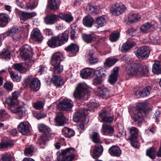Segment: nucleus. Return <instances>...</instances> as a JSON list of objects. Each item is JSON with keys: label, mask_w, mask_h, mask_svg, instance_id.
Instances as JSON below:
<instances>
[{"label": "nucleus", "mask_w": 161, "mask_h": 161, "mask_svg": "<svg viewBox=\"0 0 161 161\" xmlns=\"http://www.w3.org/2000/svg\"><path fill=\"white\" fill-rule=\"evenodd\" d=\"M149 72V66L144 64L135 63L128 68L127 74L129 76L142 77L145 76Z\"/></svg>", "instance_id": "1"}, {"label": "nucleus", "mask_w": 161, "mask_h": 161, "mask_svg": "<svg viewBox=\"0 0 161 161\" xmlns=\"http://www.w3.org/2000/svg\"><path fill=\"white\" fill-rule=\"evenodd\" d=\"M69 35L65 32L63 33L61 35L52 36L49 39L47 44L48 46L52 48H55L61 46L66 43L68 41Z\"/></svg>", "instance_id": "2"}, {"label": "nucleus", "mask_w": 161, "mask_h": 161, "mask_svg": "<svg viewBox=\"0 0 161 161\" xmlns=\"http://www.w3.org/2000/svg\"><path fill=\"white\" fill-rule=\"evenodd\" d=\"M135 108L134 121L136 124L140 125L142 123L143 117L146 114L149 107L145 103H141L136 105Z\"/></svg>", "instance_id": "3"}, {"label": "nucleus", "mask_w": 161, "mask_h": 161, "mask_svg": "<svg viewBox=\"0 0 161 161\" xmlns=\"http://www.w3.org/2000/svg\"><path fill=\"white\" fill-rule=\"evenodd\" d=\"M24 82L31 92H37L40 88L41 81L37 78L29 75L24 79Z\"/></svg>", "instance_id": "4"}, {"label": "nucleus", "mask_w": 161, "mask_h": 161, "mask_svg": "<svg viewBox=\"0 0 161 161\" xmlns=\"http://www.w3.org/2000/svg\"><path fill=\"white\" fill-rule=\"evenodd\" d=\"M106 70L105 68L101 67L97 68L93 73L92 84L95 86L101 85L106 78Z\"/></svg>", "instance_id": "5"}, {"label": "nucleus", "mask_w": 161, "mask_h": 161, "mask_svg": "<svg viewBox=\"0 0 161 161\" xmlns=\"http://www.w3.org/2000/svg\"><path fill=\"white\" fill-rule=\"evenodd\" d=\"M89 91L88 90L86 85L83 83H79L74 92L73 95L74 98L76 99H83L87 97Z\"/></svg>", "instance_id": "6"}, {"label": "nucleus", "mask_w": 161, "mask_h": 161, "mask_svg": "<svg viewBox=\"0 0 161 161\" xmlns=\"http://www.w3.org/2000/svg\"><path fill=\"white\" fill-rule=\"evenodd\" d=\"M134 53L139 59L144 60L148 58L150 51L146 46H142L136 47Z\"/></svg>", "instance_id": "7"}, {"label": "nucleus", "mask_w": 161, "mask_h": 161, "mask_svg": "<svg viewBox=\"0 0 161 161\" xmlns=\"http://www.w3.org/2000/svg\"><path fill=\"white\" fill-rule=\"evenodd\" d=\"M130 135L128 140L130 142L131 145L134 148H137L138 147V142L137 138L138 136V129L134 127H132L128 129Z\"/></svg>", "instance_id": "8"}, {"label": "nucleus", "mask_w": 161, "mask_h": 161, "mask_svg": "<svg viewBox=\"0 0 161 161\" xmlns=\"http://www.w3.org/2000/svg\"><path fill=\"white\" fill-rule=\"evenodd\" d=\"M75 150L74 148L69 147L62 150V152L60 153L57 159L58 161H71L74 158V156L72 155L66 156V154L68 153H73Z\"/></svg>", "instance_id": "9"}, {"label": "nucleus", "mask_w": 161, "mask_h": 161, "mask_svg": "<svg viewBox=\"0 0 161 161\" xmlns=\"http://www.w3.org/2000/svg\"><path fill=\"white\" fill-rule=\"evenodd\" d=\"M20 55L22 59L26 60L31 58L33 55V50L31 46L26 44L20 48Z\"/></svg>", "instance_id": "10"}, {"label": "nucleus", "mask_w": 161, "mask_h": 161, "mask_svg": "<svg viewBox=\"0 0 161 161\" xmlns=\"http://www.w3.org/2000/svg\"><path fill=\"white\" fill-rule=\"evenodd\" d=\"M87 110L83 108L75 112L73 115V121L74 122H78L82 120L85 123H87L88 121V119L84 118L83 120H82V119L88 114V113L87 112Z\"/></svg>", "instance_id": "11"}, {"label": "nucleus", "mask_w": 161, "mask_h": 161, "mask_svg": "<svg viewBox=\"0 0 161 161\" xmlns=\"http://www.w3.org/2000/svg\"><path fill=\"white\" fill-rule=\"evenodd\" d=\"M73 106V103L71 100L65 99L57 105V108L59 110L68 111Z\"/></svg>", "instance_id": "12"}, {"label": "nucleus", "mask_w": 161, "mask_h": 161, "mask_svg": "<svg viewBox=\"0 0 161 161\" xmlns=\"http://www.w3.org/2000/svg\"><path fill=\"white\" fill-rule=\"evenodd\" d=\"M126 7L124 5H119L118 4H115L110 8V12L114 16H119L124 13Z\"/></svg>", "instance_id": "13"}, {"label": "nucleus", "mask_w": 161, "mask_h": 161, "mask_svg": "<svg viewBox=\"0 0 161 161\" xmlns=\"http://www.w3.org/2000/svg\"><path fill=\"white\" fill-rule=\"evenodd\" d=\"M119 68L118 67L114 68L110 75L108 79L109 82L111 85H114L117 81L119 76Z\"/></svg>", "instance_id": "14"}, {"label": "nucleus", "mask_w": 161, "mask_h": 161, "mask_svg": "<svg viewBox=\"0 0 161 161\" xmlns=\"http://www.w3.org/2000/svg\"><path fill=\"white\" fill-rule=\"evenodd\" d=\"M109 94L108 89L104 86H100L97 88L96 92L97 96L104 99L109 97Z\"/></svg>", "instance_id": "15"}, {"label": "nucleus", "mask_w": 161, "mask_h": 161, "mask_svg": "<svg viewBox=\"0 0 161 161\" xmlns=\"http://www.w3.org/2000/svg\"><path fill=\"white\" fill-rule=\"evenodd\" d=\"M17 128L19 131L23 135H27L30 132L29 123L27 122H20Z\"/></svg>", "instance_id": "16"}, {"label": "nucleus", "mask_w": 161, "mask_h": 161, "mask_svg": "<svg viewBox=\"0 0 161 161\" xmlns=\"http://www.w3.org/2000/svg\"><path fill=\"white\" fill-rule=\"evenodd\" d=\"M154 28V25L151 22H148L142 25L140 27V30L142 33H147Z\"/></svg>", "instance_id": "17"}, {"label": "nucleus", "mask_w": 161, "mask_h": 161, "mask_svg": "<svg viewBox=\"0 0 161 161\" xmlns=\"http://www.w3.org/2000/svg\"><path fill=\"white\" fill-rule=\"evenodd\" d=\"M63 54L62 53L58 52L54 53L52 56L51 59V63L52 65L60 64L63 60Z\"/></svg>", "instance_id": "18"}, {"label": "nucleus", "mask_w": 161, "mask_h": 161, "mask_svg": "<svg viewBox=\"0 0 161 161\" xmlns=\"http://www.w3.org/2000/svg\"><path fill=\"white\" fill-rule=\"evenodd\" d=\"M31 38L35 41L41 42L43 40V36L38 29H33L31 34Z\"/></svg>", "instance_id": "19"}, {"label": "nucleus", "mask_w": 161, "mask_h": 161, "mask_svg": "<svg viewBox=\"0 0 161 161\" xmlns=\"http://www.w3.org/2000/svg\"><path fill=\"white\" fill-rule=\"evenodd\" d=\"M82 37L83 41L88 44L92 43L96 40V36L93 33L82 34Z\"/></svg>", "instance_id": "20"}, {"label": "nucleus", "mask_w": 161, "mask_h": 161, "mask_svg": "<svg viewBox=\"0 0 161 161\" xmlns=\"http://www.w3.org/2000/svg\"><path fill=\"white\" fill-rule=\"evenodd\" d=\"M10 111L13 113L18 114L20 118L25 116L26 114L25 108L22 106L19 107L17 106L14 107H12Z\"/></svg>", "instance_id": "21"}, {"label": "nucleus", "mask_w": 161, "mask_h": 161, "mask_svg": "<svg viewBox=\"0 0 161 161\" xmlns=\"http://www.w3.org/2000/svg\"><path fill=\"white\" fill-rule=\"evenodd\" d=\"M51 80L54 85L56 87H59L64 84L62 77L58 75H53Z\"/></svg>", "instance_id": "22"}, {"label": "nucleus", "mask_w": 161, "mask_h": 161, "mask_svg": "<svg viewBox=\"0 0 161 161\" xmlns=\"http://www.w3.org/2000/svg\"><path fill=\"white\" fill-rule=\"evenodd\" d=\"M58 19V15L54 14L47 15L45 18V21L46 24L50 25L55 23Z\"/></svg>", "instance_id": "23"}, {"label": "nucleus", "mask_w": 161, "mask_h": 161, "mask_svg": "<svg viewBox=\"0 0 161 161\" xmlns=\"http://www.w3.org/2000/svg\"><path fill=\"white\" fill-rule=\"evenodd\" d=\"M106 16L103 15L97 17L94 20V25L97 28L104 26L106 24Z\"/></svg>", "instance_id": "24"}, {"label": "nucleus", "mask_w": 161, "mask_h": 161, "mask_svg": "<svg viewBox=\"0 0 161 161\" xmlns=\"http://www.w3.org/2000/svg\"><path fill=\"white\" fill-rule=\"evenodd\" d=\"M60 4V0H48L47 6L49 9L55 11L59 8Z\"/></svg>", "instance_id": "25"}, {"label": "nucleus", "mask_w": 161, "mask_h": 161, "mask_svg": "<svg viewBox=\"0 0 161 161\" xmlns=\"http://www.w3.org/2000/svg\"><path fill=\"white\" fill-rule=\"evenodd\" d=\"M110 154L112 156L119 157L121 154V151L119 147L115 145L110 147L108 149Z\"/></svg>", "instance_id": "26"}, {"label": "nucleus", "mask_w": 161, "mask_h": 161, "mask_svg": "<svg viewBox=\"0 0 161 161\" xmlns=\"http://www.w3.org/2000/svg\"><path fill=\"white\" fill-rule=\"evenodd\" d=\"M82 23L85 26L91 28L92 27L93 24H94V20L92 17L90 15H86L83 18Z\"/></svg>", "instance_id": "27"}, {"label": "nucleus", "mask_w": 161, "mask_h": 161, "mask_svg": "<svg viewBox=\"0 0 161 161\" xmlns=\"http://www.w3.org/2000/svg\"><path fill=\"white\" fill-rule=\"evenodd\" d=\"M119 59L116 58L112 57L107 58L106 61L104 63V66L106 69L110 68L114 65Z\"/></svg>", "instance_id": "28"}, {"label": "nucleus", "mask_w": 161, "mask_h": 161, "mask_svg": "<svg viewBox=\"0 0 161 161\" xmlns=\"http://www.w3.org/2000/svg\"><path fill=\"white\" fill-rule=\"evenodd\" d=\"M103 148L102 145L100 144L96 145L93 151V158L95 159L98 158L100 154L103 153Z\"/></svg>", "instance_id": "29"}, {"label": "nucleus", "mask_w": 161, "mask_h": 161, "mask_svg": "<svg viewBox=\"0 0 161 161\" xmlns=\"http://www.w3.org/2000/svg\"><path fill=\"white\" fill-rule=\"evenodd\" d=\"M135 44L134 42H126L122 45L121 51L123 53H126L133 47Z\"/></svg>", "instance_id": "30"}, {"label": "nucleus", "mask_w": 161, "mask_h": 161, "mask_svg": "<svg viewBox=\"0 0 161 161\" xmlns=\"http://www.w3.org/2000/svg\"><path fill=\"white\" fill-rule=\"evenodd\" d=\"M39 131L43 133L42 134H46V135H51L54 136V134L51 133V129L44 124L39 125L38 126Z\"/></svg>", "instance_id": "31"}, {"label": "nucleus", "mask_w": 161, "mask_h": 161, "mask_svg": "<svg viewBox=\"0 0 161 161\" xmlns=\"http://www.w3.org/2000/svg\"><path fill=\"white\" fill-rule=\"evenodd\" d=\"M62 135L66 137L70 138L74 136L75 135V132L71 128L67 127H64L62 130Z\"/></svg>", "instance_id": "32"}, {"label": "nucleus", "mask_w": 161, "mask_h": 161, "mask_svg": "<svg viewBox=\"0 0 161 161\" xmlns=\"http://www.w3.org/2000/svg\"><path fill=\"white\" fill-rule=\"evenodd\" d=\"M59 18L65 21L66 22H71L74 19L73 17L69 14L64 13H61L58 14Z\"/></svg>", "instance_id": "33"}, {"label": "nucleus", "mask_w": 161, "mask_h": 161, "mask_svg": "<svg viewBox=\"0 0 161 161\" xmlns=\"http://www.w3.org/2000/svg\"><path fill=\"white\" fill-rule=\"evenodd\" d=\"M65 118L64 116L62 114L57 115L55 118V121L56 125L59 126H63L66 123Z\"/></svg>", "instance_id": "34"}, {"label": "nucleus", "mask_w": 161, "mask_h": 161, "mask_svg": "<svg viewBox=\"0 0 161 161\" xmlns=\"http://www.w3.org/2000/svg\"><path fill=\"white\" fill-rule=\"evenodd\" d=\"M65 50L67 52H70L73 54H76L79 50V47L77 44L71 43L67 47H65Z\"/></svg>", "instance_id": "35"}, {"label": "nucleus", "mask_w": 161, "mask_h": 161, "mask_svg": "<svg viewBox=\"0 0 161 161\" xmlns=\"http://www.w3.org/2000/svg\"><path fill=\"white\" fill-rule=\"evenodd\" d=\"M14 146V142L10 140H4L0 142V148L4 149L12 148Z\"/></svg>", "instance_id": "36"}, {"label": "nucleus", "mask_w": 161, "mask_h": 161, "mask_svg": "<svg viewBox=\"0 0 161 161\" xmlns=\"http://www.w3.org/2000/svg\"><path fill=\"white\" fill-rule=\"evenodd\" d=\"M102 128L103 131L105 135L111 136L113 135L114 133V128L110 125H103Z\"/></svg>", "instance_id": "37"}, {"label": "nucleus", "mask_w": 161, "mask_h": 161, "mask_svg": "<svg viewBox=\"0 0 161 161\" xmlns=\"http://www.w3.org/2000/svg\"><path fill=\"white\" fill-rule=\"evenodd\" d=\"M54 136L46 135L45 134H42L40 137L38 138L37 143L40 145L45 144L46 141L51 139Z\"/></svg>", "instance_id": "38"}, {"label": "nucleus", "mask_w": 161, "mask_h": 161, "mask_svg": "<svg viewBox=\"0 0 161 161\" xmlns=\"http://www.w3.org/2000/svg\"><path fill=\"white\" fill-rule=\"evenodd\" d=\"M152 90L150 86H148L144 88L142 90L139 91L138 93V95L141 97H145L148 96L150 94V92Z\"/></svg>", "instance_id": "39"}, {"label": "nucleus", "mask_w": 161, "mask_h": 161, "mask_svg": "<svg viewBox=\"0 0 161 161\" xmlns=\"http://www.w3.org/2000/svg\"><path fill=\"white\" fill-rule=\"evenodd\" d=\"M99 106L97 101L95 99L91 100L90 102L87 104L88 108H85V109L87 110V112L88 111H92L94 110V108H97Z\"/></svg>", "instance_id": "40"}, {"label": "nucleus", "mask_w": 161, "mask_h": 161, "mask_svg": "<svg viewBox=\"0 0 161 161\" xmlns=\"http://www.w3.org/2000/svg\"><path fill=\"white\" fill-rule=\"evenodd\" d=\"M156 149L153 147H152L147 150L146 155L152 159H154L156 157Z\"/></svg>", "instance_id": "41"}, {"label": "nucleus", "mask_w": 161, "mask_h": 161, "mask_svg": "<svg viewBox=\"0 0 161 161\" xmlns=\"http://www.w3.org/2000/svg\"><path fill=\"white\" fill-rule=\"evenodd\" d=\"M10 58L11 53L7 49L4 48L3 50L0 53V58L8 60L10 59Z\"/></svg>", "instance_id": "42"}, {"label": "nucleus", "mask_w": 161, "mask_h": 161, "mask_svg": "<svg viewBox=\"0 0 161 161\" xmlns=\"http://www.w3.org/2000/svg\"><path fill=\"white\" fill-rule=\"evenodd\" d=\"M53 66V70L54 74H60L63 71V66L60 64H56L52 65Z\"/></svg>", "instance_id": "43"}, {"label": "nucleus", "mask_w": 161, "mask_h": 161, "mask_svg": "<svg viewBox=\"0 0 161 161\" xmlns=\"http://www.w3.org/2000/svg\"><path fill=\"white\" fill-rule=\"evenodd\" d=\"M92 70L89 68L85 69H82L80 73L81 77L83 78H87L90 77L92 75Z\"/></svg>", "instance_id": "44"}, {"label": "nucleus", "mask_w": 161, "mask_h": 161, "mask_svg": "<svg viewBox=\"0 0 161 161\" xmlns=\"http://www.w3.org/2000/svg\"><path fill=\"white\" fill-rule=\"evenodd\" d=\"M152 69L153 72L156 75L161 74V66L158 62L154 63L153 64Z\"/></svg>", "instance_id": "45"}, {"label": "nucleus", "mask_w": 161, "mask_h": 161, "mask_svg": "<svg viewBox=\"0 0 161 161\" xmlns=\"http://www.w3.org/2000/svg\"><path fill=\"white\" fill-rule=\"evenodd\" d=\"M8 17L3 14H0V26L4 27L6 26L8 23Z\"/></svg>", "instance_id": "46"}, {"label": "nucleus", "mask_w": 161, "mask_h": 161, "mask_svg": "<svg viewBox=\"0 0 161 161\" xmlns=\"http://www.w3.org/2000/svg\"><path fill=\"white\" fill-rule=\"evenodd\" d=\"M12 68L14 69L19 71L21 73H24L27 71L26 68L18 63L14 64L12 65Z\"/></svg>", "instance_id": "47"}, {"label": "nucleus", "mask_w": 161, "mask_h": 161, "mask_svg": "<svg viewBox=\"0 0 161 161\" xmlns=\"http://www.w3.org/2000/svg\"><path fill=\"white\" fill-rule=\"evenodd\" d=\"M36 15V13L35 12L31 13H25L22 12L20 14L21 18L25 19H28L33 17Z\"/></svg>", "instance_id": "48"}, {"label": "nucleus", "mask_w": 161, "mask_h": 161, "mask_svg": "<svg viewBox=\"0 0 161 161\" xmlns=\"http://www.w3.org/2000/svg\"><path fill=\"white\" fill-rule=\"evenodd\" d=\"M119 32L118 31H115L110 34L109 39L111 41L114 42L119 39Z\"/></svg>", "instance_id": "49"}, {"label": "nucleus", "mask_w": 161, "mask_h": 161, "mask_svg": "<svg viewBox=\"0 0 161 161\" xmlns=\"http://www.w3.org/2000/svg\"><path fill=\"white\" fill-rule=\"evenodd\" d=\"M89 9L90 13L93 15H97L98 14V7L96 5H93L91 4H88Z\"/></svg>", "instance_id": "50"}, {"label": "nucleus", "mask_w": 161, "mask_h": 161, "mask_svg": "<svg viewBox=\"0 0 161 161\" xmlns=\"http://www.w3.org/2000/svg\"><path fill=\"white\" fill-rule=\"evenodd\" d=\"M99 135L96 132H93L92 135H90V137L92 142L96 143H101V142L100 140V137Z\"/></svg>", "instance_id": "51"}, {"label": "nucleus", "mask_w": 161, "mask_h": 161, "mask_svg": "<svg viewBox=\"0 0 161 161\" xmlns=\"http://www.w3.org/2000/svg\"><path fill=\"white\" fill-rule=\"evenodd\" d=\"M141 16L138 14H132L129 16L130 21L132 23H134L137 22L141 18Z\"/></svg>", "instance_id": "52"}, {"label": "nucleus", "mask_w": 161, "mask_h": 161, "mask_svg": "<svg viewBox=\"0 0 161 161\" xmlns=\"http://www.w3.org/2000/svg\"><path fill=\"white\" fill-rule=\"evenodd\" d=\"M34 150L35 147L31 145L25 149L24 154L25 156H31L32 155Z\"/></svg>", "instance_id": "53"}, {"label": "nucleus", "mask_w": 161, "mask_h": 161, "mask_svg": "<svg viewBox=\"0 0 161 161\" xmlns=\"http://www.w3.org/2000/svg\"><path fill=\"white\" fill-rule=\"evenodd\" d=\"M5 103L8 104L9 106V109L10 110L11 108L12 107H14L17 106L15 105V103L14 101V100L11 97H9L7 98L5 100Z\"/></svg>", "instance_id": "54"}, {"label": "nucleus", "mask_w": 161, "mask_h": 161, "mask_svg": "<svg viewBox=\"0 0 161 161\" xmlns=\"http://www.w3.org/2000/svg\"><path fill=\"white\" fill-rule=\"evenodd\" d=\"M21 31L19 28H16L15 27H13L10 28V30L7 31L6 32L8 36L10 35H13L16 32H18Z\"/></svg>", "instance_id": "55"}, {"label": "nucleus", "mask_w": 161, "mask_h": 161, "mask_svg": "<svg viewBox=\"0 0 161 161\" xmlns=\"http://www.w3.org/2000/svg\"><path fill=\"white\" fill-rule=\"evenodd\" d=\"M76 26L71 27L70 31V38L72 40H75L77 38V34L75 31Z\"/></svg>", "instance_id": "56"}, {"label": "nucleus", "mask_w": 161, "mask_h": 161, "mask_svg": "<svg viewBox=\"0 0 161 161\" xmlns=\"http://www.w3.org/2000/svg\"><path fill=\"white\" fill-rule=\"evenodd\" d=\"M37 0H30L29 4L27 6L28 9L32 10L36 8L37 5Z\"/></svg>", "instance_id": "57"}, {"label": "nucleus", "mask_w": 161, "mask_h": 161, "mask_svg": "<svg viewBox=\"0 0 161 161\" xmlns=\"http://www.w3.org/2000/svg\"><path fill=\"white\" fill-rule=\"evenodd\" d=\"M114 119V115L109 116L108 115L106 117L103 118V119L100 121L101 122H105L108 123H111L113 122Z\"/></svg>", "instance_id": "58"}, {"label": "nucleus", "mask_w": 161, "mask_h": 161, "mask_svg": "<svg viewBox=\"0 0 161 161\" xmlns=\"http://www.w3.org/2000/svg\"><path fill=\"white\" fill-rule=\"evenodd\" d=\"M99 117L101 119L106 117L108 115H109L108 111L106 109H103L99 112Z\"/></svg>", "instance_id": "59"}, {"label": "nucleus", "mask_w": 161, "mask_h": 161, "mask_svg": "<svg viewBox=\"0 0 161 161\" xmlns=\"http://www.w3.org/2000/svg\"><path fill=\"white\" fill-rule=\"evenodd\" d=\"M12 157L8 154H2L0 161H12Z\"/></svg>", "instance_id": "60"}, {"label": "nucleus", "mask_w": 161, "mask_h": 161, "mask_svg": "<svg viewBox=\"0 0 161 161\" xmlns=\"http://www.w3.org/2000/svg\"><path fill=\"white\" fill-rule=\"evenodd\" d=\"M3 87L7 90L11 91L13 87V84L10 81H7L4 83Z\"/></svg>", "instance_id": "61"}, {"label": "nucleus", "mask_w": 161, "mask_h": 161, "mask_svg": "<svg viewBox=\"0 0 161 161\" xmlns=\"http://www.w3.org/2000/svg\"><path fill=\"white\" fill-rule=\"evenodd\" d=\"M8 113L4 109L0 110V120L2 121L4 120L8 117Z\"/></svg>", "instance_id": "62"}, {"label": "nucleus", "mask_w": 161, "mask_h": 161, "mask_svg": "<svg viewBox=\"0 0 161 161\" xmlns=\"http://www.w3.org/2000/svg\"><path fill=\"white\" fill-rule=\"evenodd\" d=\"M9 74L11 78L14 81H19V76L17 74H15L14 71H11L9 72Z\"/></svg>", "instance_id": "63"}, {"label": "nucleus", "mask_w": 161, "mask_h": 161, "mask_svg": "<svg viewBox=\"0 0 161 161\" xmlns=\"http://www.w3.org/2000/svg\"><path fill=\"white\" fill-rule=\"evenodd\" d=\"M35 115L37 119H41L46 116V114L42 111L37 112Z\"/></svg>", "instance_id": "64"}]
</instances>
